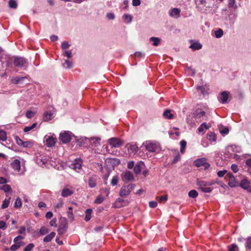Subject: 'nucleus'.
<instances>
[{
    "label": "nucleus",
    "mask_w": 251,
    "mask_h": 251,
    "mask_svg": "<svg viewBox=\"0 0 251 251\" xmlns=\"http://www.w3.org/2000/svg\"><path fill=\"white\" fill-rule=\"evenodd\" d=\"M82 141L84 143H90V147L92 148V150L95 153H99L101 151L100 149V138L99 137H92L91 138H82Z\"/></svg>",
    "instance_id": "nucleus-1"
},
{
    "label": "nucleus",
    "mask_w": 251,
    "mask_h": 251,
    "mask_svg": "<svg viewBox=\"0 0 251 251\" xmlns=\"http://www.w3.org/2000/svg\"><path fill=\"white\" fill-rule=\"evenodd\" d=\"M143 145L149 152H158L160 150V145L156 141H147L143 143Z\"/></svg>",
    "instance_id": "nucleus-2"
},
{
    "label": "nucleus",
    "mask_w": 251,
    "mask_h": 251,
    "mask_svg": "<svg viewBox=\"0 0 251 251\" xmlns=\"http://www.w3.org/2000/svg\"><path fill=\"white\" fill-rule=\"evenodd\" d=\"M197 184L202 192L205 193H210L212 191V189L209 186L212 185L213 184V182L198 179Z\"/></svg>",
    "instance_id": "nucleus-3"
},
{
    "label": "nucleus",
    "mask_w": 251,
    "mask_h": 251,
    "mask_svg": "<svg viewBox=\"0 0 251 251\" xmlns=\"http://www.w3.org/2000/svg\"><path fill=\"white\" fill-rule=\"evenodd\" d=\"M242 149L240 146L236 145H229L226 148V152L230 156H233L234 158L237 159L239 158V156L236 155L237 153H240Z\"/></svg>",
    "instance_id": "nucleus-4"
},
{
    "label": "nucleus",
    "mask_w": 251,
    "mask_h": 251,
    "mask_svg": "<svg viewBox=\"0 0 251 251\" xmlns=\"http://www.w3.org/2000/svg\"><path fill=\"white\" fill-rule=\"evenodd\" d=\"M34 159L36 162L41 166L45 165L49 160L48 156L41 152H37L35 153Z\"/></svg>",
    "instance_id": "nucleus-5"
},
{
    "label": "nucleus",
    "mask_w": 251,
    "mask_h": 251,
    "mask_svg": "<svg viewBox=\"0 0 251 251\" xmlns=\"http://www.w3.org/2000/svg\"><path fill=\"white\" fill-rule=\"evenodd\" d=\"M15 140L17 144L19 146L25 148L30 149L33 146L34 144V142L32 140L24 141L18 136L15 137Z\"/></svg>",
    "instance_id": "nucleus-6"
},
{
    "label": "nucleus",
    "mask_w": 251,
    "mask_h": 251,
    "mask_svg": "<svg viewBox=\"0 0 251 251\" xmlns=\"http://www.w3.org/2000/svg\"><path fill=\"white\" fill-rule=\"evenodd\" d=\"M56 141L57 139L54 135L50 134L44 137V142L48 147L54 146Z\"/></svg>",
    "instance_id": "nucleus-7"
},
{
    "label": "nucleus",
    "mask_w": 251,
    "mask_h": 251,
    "mask_svg": "<svg viewBox=\"0 0 251 251\" xmlns=\"http://www.w3.org/2000/svg\"><path fill=\"white\" fill-rule=\"evenodd\" d=\"M120 163L119 159L117 158H107L105 160V164L109 169H113L115 166Z\"/></svg>",
    "instance_id": "nucleus-8"
},
{
    "label": "nucleus",
    "mask_w": 251,
    "mask_h": 251,
    "mask_svg": "<svg viewBox=\"0 0 251 251\" xmlns=\"http://www.w3.org/2000/svg\"><path fill=\"white\" fill-rule=\"evenodd\" d=\"M13 63L15 67L19 68L26 67L27 65L26 59L19 57H15Z\"/></svg>",
    "instance_id": "nucleus-9"
},
{
    "label": "nucleus",
    "mask_w": 251,
    "mask_h": 251,
    "mask_svg": "<svg viewBox=\"0 0 251 251\" xmlns=\"http://www.w3.org/2000/svg\"><path fill=\"white\" fill-rule=\"evenodd\" d=\"M108 143L112 148H119L124 144L123 141L117 138L109 139Z\"/></svg>",
    "instance_id": "nucleus-10"
},
{
    "label": "nucleus",
    "mask_w": 251,
    "mask_h": 251,
    "mask_svg": "<svg viewBox=\"0 0 251 251\" xmlns=\"http://www.w3.org/2000/svg\"><path fill=\"white\" fill-rule=\"evenodd\" d=\"M195 165L197 167H203L205 169H207L209 166V164L207 162L205 158H201L197 159L194 161Z\"/></svg>",
    "instance_id": "nucleus-11"
},
{
    "label": "nucleus",
    "mask_w": 251,
    "mask_h": 251,
    "mask_svg": "<svg viewBox=\"0 0 251 251\" xmlns=\"http://www.w3.org/2000/svg\"><path fill=\"white\" fill-rule=\"evenodd\" d=\"M71 133L68 131H65L60 134L59 139L64 144L70 142L71 140Z\"/></svg>",
    "instance_id": "nucleus-12"
},
{
    "label": "nucleus",
    "mask_w": 251,
    "mask_h": 251,
    "mask_svg": "<svg viewBox=\"0 0 251 251\" xmlns=\"http://www.w3.org/2000/svg\"><path fill=\"white\" fill-rule=\"evenodd\" d=\"M223 1L224 0H220ZM198 4H201L206 8H210L214 4V0H195Z\"/></svg>",
    "instance_id": "nucleus-13"
},
{
    "label": "nucleus",
    "mask_w": 251,
    "mask_h": 251,
    "mask_svg": "<svg viewBox=\"0 0 251 251\" xmlns=\"http://www.w3.org/2000/svg\"><path fill=\"white\" fill-rule=\"evenodd\" d=\"M82 161L80 158L75 160L71 164V168L77 172H79L81 169Z\"/></svg>",
    "instance_id": "nucleus-14"
},
{
    "label": "nucleus",
    "mask_w": 251,
    "mask_h": 251,
    "mask_svg": "<svg viewBox=\"0 0 251 251\" xmlns=\"http://www.w3.org/2000/svg\"><path fill=\"white\" fill-rule=\"evenodd\" d=\"M132 189L133 186L132 185H128L122 187L120 191V196L124 197L129 195Z\"/></svg>",
    "instance_id": "nucleus-15"
},
{
    "label": "nucleus",
    "mask_w": 251,
    "mask_h": 251,
    "mask_svg": "<svg viewBox=\"0 0 251 251\" xmlns=\"http://www.w3.org/2000/svg\"><path fill=\"white\" fill-rule=\"evenodd\" d=\"M226 177L228 179V185L231 187H234L238 185V181L231 173H227Z\"/></svg>",
    "instance_id": "nucleus-16"
},
{
    "label": "nucleus",
    "mask_w": 251,
    "mask_h": 251,
    "mask_svg": "<svg viewBox=\"0 0 251 251\" xmlns=\"http://www.w3.org/2000/svg\"><path fill=\"white\" fill-rule=\"evenodd\" d=\"M229 93L227 91H223L219 95L218 100L221 103H225L227 102Z\"/></svg>",
    "instance_id": "nucleus-17"
},
{
    "label": "nucleus",
    "mask_w": 251,
    "mask_h": 251,
    "mask_svg": "<svg viewBox=\"0 0 251 251\" xmlns=\"http://www.w3.org/2000/svg\"><path fill=\"white\" fill-rule=\"evenodd\" d=\"M227 6L231 10L234 11L236 10L239 6H240V4H238L235 0H228Z\"/></svg>",
    "instance_id": "nucleus-18"
},
{
    "label": "nucleus",
    "mask_w": 251,
    "mask_h": 251,
    "mask_svg": "<svg viewBox=\"0 0 251 251\" xmlns=\"http://www.w3.org/2000/svg\"><path fill=\"white\" fill-rule=\"evenodd\" d=\"M205 112L201 109H197L194 113V118L195 120H198L201 122V119L205 115Z\"/></svg>",
    "instance_id": "nucleus-19"
},
{
    "label": "nucleus",
    "mask_w": 251,
    "mask_h": 251,
    "mask_svg": "<svg viewBox=\"0 0 251 251\" xmlns=\"http://www.w3.org/2000/svg\"><path fill=\"white\" fill-rule=\"evenodd\" d=\"M121 176L123 180L131 181L134 178L132 173L127 171L123 172Z\"/></svg>",
    "instance_id": "nucleus-20"
},
{
    "label": "nucleus",
    "mask_w": 251,
    "mask_h": 251,
    "mask_svg": "<svg viewBox=\"0 0 251 251\" xmlns=\"http://www.w3.org/2000/svg\"><path fill=\"white\" fill-rule=\"evenodd\" d=\"M186 122L187 124L191 127H194L196 126V124L199 123L198 120H195L194 118V116L193 117H191L190 116H187L186 119Z\"/></svg>",
    "instance_id": "nucleus-21"
},
{
    "label": "nucleus",
    "mask_w": 251,
    "mask_h": 251,
    "mask_svg": "<svg viewBox=\"0 0 251 251\" xmlns=\"http://www.w3.org/2000/svg\"><path fill=\"white\" fill-rule=\"evenodd\" d=\"M191 44L189 46V48L192 50H199L202 48V45L198 41H190Z\"/></svg>",
    "instance_id": "nucleus-22"
},
{
    "label": "nucleus",
    "mask_w": 251,
    "mask_h": 251,
    "mask_svg": "<svg viewBox=\"0 0 251 251\" xmlns=\"http://www.w3.org/2000/svg\"><path fill=\"white\" fill-rule=\"evenodd\" d=\"M11 167L16 172H19L20 171L21 169V164L20 161L18 159H15L11 163Z\"/></svg>",
    "instance_id": "nucleus-23"
},
{
    "label": "nucleus",
    "mask_w": 251,
    "mask_h": 251,
    "mask_svg": "<svg viewBox=\"0 0 251 251\" xmlns=\"http://www.w3.org/2000/svg\"><path fill=\"white\" fill-rule=\"evenodd\" d=\"M127 202L124 200L118 198L115 201L114 206L116 208H120L121 207L124 206L126 205Z\"/></svg>",
    "instance_id": "nucleus-24"
},
{
    "label": "nucleus",
    "mask_w": 251,
    "mask_h": 251,
    "mask_svg": "<svg viewBox=\"0 0 251 251\" xmlns=\"http://www.w3.org/2000/svg\"><path fill=\"white\" fill-rule=\"evenodd\" d=\"M180 10L179 9L174 8L170 11L169 15L171 17L177 19L180 16Z\"/></svg>",
    "instance_id": "nucleus-25"
},
{
    "label": "nucleus",
    "mask_w": 251,
    "mask_h": 251,
    "mask_svg": "<svg viewBox=\"0 0 251 251\" xmlns=\"http://www.w3.org/2000/svg\"><path fill=\"white\" fill-rule=\"evenodd\" d=\"M138 151V147L136 144H131L128 148V152L130 153L135 154Z\"/></svg>",
    "instance_id": "nucleus-26"
},
{
    "label": "nucleus",
    "mask_w": 251,
    "mask_h": 251,
    "mask_svg": "<svg viewBox=\"0 0 251 251\" xmlns=\"http://www.w3.org/2000/svg\"><path fill=\"white\" fill-rule=\"evenodd\" d=\"M56 233L54 232H51L49 234L46 235L43 241L44 242H50L55 236Z\"/></svg>",
    "instance_id": "nucleus-27"
},
{
    "label": "nucleus",
    "mask_w": 251,
    "mask_h": 251,
    "mask_svg": "<svg viewBox=\"0 0 251 251\" xmlns=\"http://www.w3.org/2000/svg\"><path fill=\"white\" fill-rule=\"evenodd\" d=\"M73 194V191L68 188H64L61 192V196L63 197H67L71 196Z\"/></svg>",
    "instance_id": "nucleus-28"
},
{
    "label": "nucleus",
    "mask_w": 251,
    "mask_h": 251,
    "mask_svg": "<svg viewBox=\"0 0 251 251\" xmlns=\"http://www.w3.org/2000/svg\"><path fill=\"white\" fill-rule=\"evenodd\" d=\"M26 77H18V76H16V77H13L11 79V81L12 82V83H14V84H20L22 82V81L25 79Z\"/></svg>",
    "instance_id": "nucleus-29"
},
{
    "label": "nucleus",
    "mask_w": 251,
    "mask_h": 251,
    "mask_svg": "<svg viewBox=\"0 0 251 251\" xmlns=\"http://www.w3.org/2000/svg\"><path fill=\"white\" fill-rule=\"evenodd\" d=\"M207 139L211 142L216 141V136L214 133L210 132L207 135Z\"/></svg>",
    "instance_id": "nucleus-30"
},
{
    "label": "nucleus",
    "mask_w": 251,
    "mask_h": 251,
    "mask_svg": "<svg viewBox=\"0 0 251 251\" xmlns=\"http://www.w3.org/2000/svg\"><path fill=\"white\" fill-rule=\"evenodd\" d=\"M7 139L6 132L3 130H0V142L5 141Z\"/></svg>",
    "instance_id": "nucleus-31"
},
{
    "label": "nucleus",
    "mask_w": 251,
    "mask_h": 251,
    "mask_svg": "<svg viewBox=\"0 0 251 251\" xmlns=\"http://www.w3.org/2000/svg\"><path fill=\"white\" fill-rule=\"evenodd\" d=\"M209 128V126L205 123L202 124L200 127L198 128V130L199 133L203 132L204 129H208Z\"/></svg>",
    "instance_id": "nucleus-32"
},
{
    "label": "nucleus",
    "mask_w": 251,
    "mask_h": 251,
    "mask_svg": "<svg viewBox=\"0 0 251 251\" xmlns=\"http://www.w3.org/2000/svg\"><path fill=\"white\" fill-rule=\"evenodd\" d=\"M124 21L126 23L129 24L132 20V17L129 14H124L123 16Z\"/></svg>",
    "instance_id": "nucleus-33"
},
{
    "label": "nucleus",
    "mask_w": 251,
    "mask_h": 251,
    "mask_svg": "<svg viewBox=\"0 0 251 251\" xmlns=\"http://www.w3.org/2000/svg\"><path fill=\"white\" fill-rule=\"evenodd\" d=\"M150 41L152 42V45L157 46L160 42V39L158 37H152L150 38Z\"/></svg>",
    "instance_id": "nucleus-34"
},
{
    "label": "nucleus",
    "mask_w": 251,
    "mask_h": 251,
    "mask_svg": "<svg viewBox=\"0 0 251 251\" xmlns=\"http://www.w3.org/2000/svg\"><path fill=\"white\" fill-rule=\"evenodd\" d=\"M92 210L91 209H87L85 211V220L86 222L89 221L91 218V214Z\"/></svg>",
    "instance_id": "nucleus-35"
},
{
    "label": "nucleus",
    "mask_w": 251,
    "mask_h": 251,
    "mask_svg": "<svg viewBox=\"0 0 251 251\" xmlns=\"http://www.w3.org/2000/svg\"><path fill=\"white\" fill-rule=\"evenodd\" d=\"M63 66L64 68L70 69L73 66V62L71 60L66 59L64 61V63H63Z\"/></svg>",
    "instance_id": "nucleus-36"
},
{
    "label": "nucleus",
    "mask_w": 251,
    "mask_h": 251,
    "mask_svg": "<svg viewBox=\"0 0 251 251\" xmlns=\"http://www.w3.org/2000/svg\"><path fill=\"white\" fill-rule=\"evenodd\" d=\"M245 244V248L247 250H251V237H249L246 239Z\"/></svg>",
    "instance_id": "nucleus-37"
},
{
    "label": "nucleus",
    "mask_w": 251,
    "mask_h": 251,
    "mask_svg": "<svg viewBox=\"0 0 251 251\" xmlns=\"http://www.w3.org/2000/svg\"><path fill=\"white\" fill-rule=\"evenodd\" d=\"M88 185L91 188L95 187L96 185V179L95 177H91L89 179Z\"/></svg>",
    "instance_id": "nucleus-38"
},
{
    "label": "nucleus",
    "mask_w": 251,
    "mask_h": 251,
    "mask_svg": "<svg viewBox=\"0 0 251 251\" xmlns=\"http://www.w3.org/2000/svg\"><path fill=\"white\" fill-rule=\"evenodd\" d=\"M37 126V123H33L30 126H25L23 129L25 132H28L29 131L33 129Z\"/></svg>",
    "instance_id": "nucleus-39"
},
{
    "label": "nucleus",
    "mask_w": 251,
    "mask_h": 251,
    "mask_svg": "<svg viewBox=\"0 0 251 251\" xmlns=\"http://www.w3.org/2000/svg\"><path fill=\"white\" fill-rule=\"evenodd\" d=\"M11 198L9 197L7 199H5L2 202V204L1 205V208L4 209L7 208L9 204Z\"/></svg>",
    "instance_id": "nucleus-40"
},
{
    "label": "nucleus",
    "mask_w": 251,
    "mask_h": 251,
    "mask_svg": "<svg viewBox=\"0 0 251 251\" xmlns=\"http://www.w3.org/2000/svg\"><path fill=\"white\" fill-rule=\"evenodd\" d=\"M8 5L10 8L16 9L17 7V2L15 0H10Z\"/></svg>",
    "instance_id": "nucleus-41"
},
{
    "label": "nucleus",
    "mask_w": 251,
    "mask_h": 251,
    "mask_svg": "<svg viewBox=\"0 0 251 251\" xmlns=\"http://www.w3.org/2000/svg\"><path fill=\"white\" fill-rule=\"evenodd\" d=\"M188 196L192 198H196L198 196V193L195 190H192L188 193Z\"/></svg>",
    "instance_id": "nucleus-42"
},
{
    "label": "nucleus",
    "mask_w": 251,
    "mask_h": 251,
    "mask_svg": "<svg viewBox=\"0 0 251 251\" xmlns=\"http://www.w3.org/2000/svg\"><path fill=\"white\" fill-rule=\"evenodd\" d=\"M240 185L243 188L247 189L249 187V183L247 180L244 179L241 181Z\"/></svg>",
    "instance_id": "nucleus-43"
},
{
    "label": "nucleus",
    "mask_w": 251,
    "mask_h": 251,
    "mask_svg": "<svg viewBox=\"0 0 251 251\" xmlns=\"http://www.w3.org/2000/svg\"><path fill=\"white\" fill-rule=\"evenodd\" d=\"M69 211L68 212V218L72 221L74 220V215L73 213V208L72 207H69L68 208Z\"/></svg>",
    "instance_id": "nucleus-44"
},
{
    "label": "nucleus",
    "mask_w": 251,
    "mask_h": 251,
    "mask_svg": "<svg viewBox=\"0 0 251 251\" xmlns=\"http://www.w3.org/2000/svg\"><path fill=\"white\" fill-rule=\"evenodd\" d=\"M180 152L183 153L185 151V149L186 146V142L184 140H181L180 142Z\"/></svg>",
    "instance_id": "nucleus-45"
},
{
    "label": "nucleus",
    "mask_w": 251,
    "mask_h": 251,
    "mask_svg": "<svg viewBox=\"0 0 251 251\" xmlns=\"http://www.w3.org/2000/svg\"><path fill=\"white\" fill-rule=\"evenodd\" d=\"M52 114L50 112H47L44 114V119L46 121H49L51 119Z\"/></svg>",
    "instance_id": "nucleus-46"
},
{
    "label": "nucleus",
    "mask_w": 251,
    "mask_h": 251,
    "mask_svg": "<svg viewBox=\"0 0 251 251\" xmlns=\"http://www.w3.org/2000/svg\"><path fill=\"white\" fill-rule=\"evenodd\" d=\"M224 32L222 29H219L215 31V35L216 38H221L223 35Z\"/></svg>",
    "instance_id": "nucleus-47"
},
{
    "label": "nucleus",
    "mask_w": 251,
    "mask_h": 251,
    "mask_svg": "<svg viewBox=\"0 0 251 251\" xmlns=\"http://www.w3.org/2000/svg\"><path fill=\"white\" fill-rule=\"evenodd\" d=\"M0 189L3 190L5 192H8L11 191V189L9 185L4 184L0 187Z\"/></svg>",
    "instance_id": "nucleus-48"
},
{
    "label": "nucleus",
    "mask_w": 251,
    "mask_h": 251,
    "mask_svg": "<svg viewBox=\"0 0 251 251\" xmlns=\"http://www.w3.org/2000/svg\"><path fill=\"white\" fill-rule=\"evenodd\" d=\"M163 115L164 116V117H165L166 118L169 119H171L173 118V115L171 113L170 110H166L163 113Z\"/></svg>",
    "instance_id": "nucleus-49"
},
{
    "label": "nucleus",
    "mask_w": 251,
    "mask_h": 251,
    "mask_svg": "<svg viewBox=\"0 0 251 251\" xmlns=\"http://www.w3.org/2000/svg\"><path fill=\"white\" fill-rule=\"evenodd\" d=\"M24 239V237L22 236H18L16 237L14 239V242L16 244H21V245H23V242L21 241H19L21 240Z\"/></svg>",
    "instance_id": "nucleus-50"
},
{
    "label": "nucleus",
    "mask_w": 251,
    "mask_h": 251,
    "mask_svg": "<svg viewBox=\"0 0 251 251\" xmlns=\"http://www.w3.org/2000/svg\"><path fill=\"white\" fill-rule=\"evenodd\" d=\"M239 249L238 246L235 244H232L231 246L228 247V251H238Z\"/></svg>",
    "instance_id": "nucleus-51"
},
{
    "label": "nucleus",
    "mask_w": 251,
    "mask_h": 251,
    "mask_svg": "<svg viewBox=\"0 0 251 251\" xmlns=\"http://www.w3.org/2000/svg\"><path fill=\"white\" fill-rule=\"evenodd\" d=\"M22 206V201L20 198H18L15 202L14 207L16 208L20 207Z\"/></svg>",
    "instance_id": "nucleus-52"
},
{
    "label": "nucleus",
    "mask_w": 251,
    "mask_h": 251,
    "mask_svg": "<svg viewBox=\"0 0 251 251\" xmlns=\"http://www.w3.org/2000/svg\"><path fill=\"white\" fill-rule=\"evenodd\" d=\"M62 55L69 58H70L72 57V52L71 50L64 51L63 52Z\"/></svg>",
    "instance_id": "nucleus-53"
},
{
    "label": "nucleus",
    "mask_w": 251,
    "mask_h": 251,
    "mask_svg": "<svg viewBox=\"0 0 251 251\" xmlns=\"http://www.w3.org/2000/svg\"><path fill=\"white\" fill-rule=\"evenodd\" d=\"M39 232L41 235H44L47 234L49 230L46 227L43 226L40 228Z\"/></svg>",
    "instance_id": "nucleus-54"
},
{
    "label": "nucleus",
    "mask_w": 251,
    "mask_h": 251,
    "mask_svg": "<svg viewBox=\"0 0 251 251\" xmlns=\"http://www.w3.org/2000/svg\"><path fill=\"white\" fill-rule=\"evenodd\" d=\"M70 46V45L69 44L68 42L64 41L61 44V49L62 50H65L68 49Z\"/></svg>",
    "instance_id": "nucleus-55"
},
{
    "label": "nucleus",
    "mask_w": 251,
    "mask_h": 251,
    "mask_svg": "<svg viewBox=\"0 0 251 251\" xmlns=\"http://www.w3.org/2000/svg\"><path fill=\"white\" fill-rule=\"evenodd\" d=\"M134 172L136 174H138L141 172V166L140 164H136L134 167Z\"/></svg>",
    "instance_id": "nucleus-56"
},
{
    "label": "nucleus",
    "mask_w": 251,
    "mask_h": 251,
    "mask_svg": "<svg viewBox=\"0 0 251 251\" xmlns=\"http://www.w3.org/2000/svg\"><path fill=\"white\" fill-rule=\"evenodd\" d=\"M22 245L21 244H16L15 243L14 245H12L10 247V249L12 251H15L18 250Z\"/></svg>",
    "instance_id": "nucleus-57"
},
{
    "label": "nucleus",
    "mask_w": 251,
    "mask_h": 251,
    "mask_svg": "<svg viewBox=\"0 0 251 251\" xmlns=\"http://www.w3.org/2000/svg\"><path fill=\"white\" fill-rule=\"evenodd\" d=\"M104 200V198L101 196H99L95 201V202L97 204L101 203Z\"/></svg>",
    "instance_id": "nucleus-58"
},
{
    "label": "nucleus",
    "mask_w": 251,
    "mask_h": 251,
    "mask_svg": "<svg viewBox=\"0 0 251 251\" xmlns=\"http://www.w3.org/2000/svg\"><path fill=\"white\" fill-rule=\"evenodd\" d=\"M63 205V201L62 200L60 199L59 200V201L57 202V203L55 206V209H60L61 207H62Z\"/></svg>",
    "instance_id": "nucleus-59"
},
{
    "label": "nucleus",
    "mask_w": 251,
    "mask_h": 251,
    "mask_svg": "<svg viewBox=\"0 0 251 251\" xmlns=\"http://www.w3.org/2000/svg\"><path fill=\"white\" fill-rule=\"evenodd\" d=\"M220 130L221 133L222 135L227 134L229 132V130H228V128L226 127H222V128L220 129Z\"/></svg>",
    "instance_id": "nucleus-60"
},
{
    "label": "nucleus",
    "mask_w": 251,
    "mask_h": 251,
    "mask_svg": "<svg viewBox=\"0 0 251 251\" xmlns=\"http://www.w3.org/2000/svg\"><path fill=\"white\" fill-rule=\"evenodd\" d=\"M118 182V178L117 176H114L113 177V178L112 179L111 183L113 186H115L117 184Z\"/></svg>",
    "instance_id": "nucleus-61"
},
{
    "label": "nucleus",
    "mask_w": 251,
    "mask_h": 251,
    "mask_svg": "<svg viewBox=\"0 0 251 251\" xmlns=\"http://www.w3.org/2000/svg\"><path fill=\"white\" fill-rule=\"evenodd\" d=\"M34 247V245L32 243H30L28 244L25 248L24 249V251H30Z\"/></svg>",
    "instance_id": "nucleus-62"
},
{
    "label": "nucleus",
    "mask_w": 251,
    "mask_h": 251,
    "mask_svg": "<svg viewBox=\"0 0 251 251\" xmlns=\"http://www.w3.org/2000/svg\"><path fill=\"white\" fill-rule=\"evenodd\" d=\"M7 228L6 223L3 221H0V229L5 230Z\"/></svg>",
    "instance_id": "nucleus-63"
},
{
    "label": "nucleus",
    "mask_w": 251,
    "mask_h": 251,
    "mask_svg": "<svg viewBox=\"0 0 251 251\" xmlns=\"http://www.w3.org/2000/svg\"><path fill=\"white\" fill-rule=\"evenodd\" d=\"M231 169L234 173H237L238 171V167L237 165L235 164L231 165Z\"/></svg>",
    "instance_id": "nucleus-64"
}]
</instances>
